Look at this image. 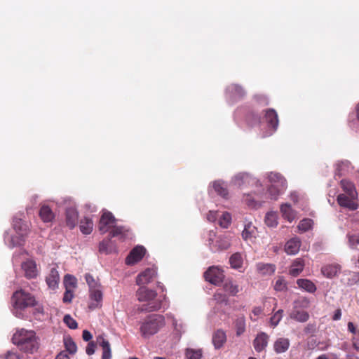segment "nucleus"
<instances>
[{
	"mask_svg": "<svg viewBox=\"0 0 359 359\" xmlns=\"http://www.w3.org/2000/svg\"><path fill=\"white\" fill-rule=\"evenodd\" d=\"M306 333H313L316 331V325L314 324H308L304 329Z\"/></svg>",
	"mask_w": 359,
	"mask_h": 359,
	"instance_id": "nucleus-61",
	"label": "nucleus"
},
{
	"mask_svg": "<svg viewBox=\"0 0 359 359\" xmlns=\"http://www.w3.org/2000/svg\"><path fill=\"white\" fill-rule=\"evenodd\" d=\"M166 318L171 320L172 327L176 332L181 334L185 332L186 325L181 320L176 319L172 313H167Z\"/></svg>",
	"mask_w": 359,
	"mask_h": 359,
	"instance_id": "nucleus-35",
	"label": "nucleus"
},
{
	"mask_svg": "<svg viewBox=\"0 0 359 359\" xmlns=\"http://www.w3.org/2000/svg\"><path fill=\"white\" fill-rule=\"evenodd\" d=\"M243 262V257L238 252L233 254L229 259V263L231 264V266L235 269H239L240 268H241Z\"/></svg>",
	"mask_w": 359,
	"mask_h": 359,
	"instance_id": "nucleus-41",
	"label": "nucleus"
},
{
	"mask_svg": "<svg viewBox=\"0 0 359 359\" xmlns=\"http://www.w3.org/2000/svg\"><path fill=\"white\" fill-rule=\"evenodd\" d=\"M344 275L351 276V278H348V285H352L359 281V273L346 271L344 272Z\"/></svg>",
	"mask_w": 359,
	"mask_h": 359,
	"instance_id": "nucleus-51",
	"label": "nucleus"
},
{
	"mask_svg": "<svg viewBox=\"0 0 359 359\" xmlns=\"http://www.w3.org/2000/svg\"><path fill=\"white\" fill-rule=\"evenodd\" d=\"M348 246L351 249L359 250V235H347Z\"/></svg>",
	"mask_w": 359,
	"mask_h": 359,
	"instance_id": "nucleus-47",
	"label": "nucleus"
},
{
	"mask_svg": "<svg viewBox=\"0 0 359 359\" xmlns=\"http://www.w3.org/2000/svg\"><path fill=\"white\" fill-rule=\"evenodd\" d=\"M214 190L218 195L222 198H227L229 191L227 189L226 183L222 180H215L212 182L209 186V191Z\"/></svg>",
	"mask_w": 359,
	"mask_h": 359,
	"instance_id": "nucleus-23",
	"label": "nucleus"
},
{
	"mask_svg": "<svg viewBox=\"0 0 359 359\" xmlns=\"http://www.w3.org/2000/svg\"><path fill=\"white\" fill-rule=\"evenodd\" d=\"M157 292L154 290L141 286L136 292V297L139 302H145L140 310L145 312L158 311L162 307V301L156 299Z\"/></svg>",
	"mask_w": 359,
	"mask_h": 359,
	"instance_id": "nucleus-4",
	"label": "nucleus"
},
{
	"mask_svg": "<svg viewBox=\"0 0 359 359\" xmlns=\"http://www.w3.org/2000/svg\"><path fill=\"white\" fill-rule=\"evenodd\" d=\"M340 269L339 264H327L322 267L321 272L326 278H332L338 274Z\"/></svg>",
	"mask_w": 359,
	"mask_h": 359,
	"instance_id": "nucleus-30",
	"label": "nucleus"
},
{
	"mask_svg": "<svg viewBox=\"0 0 359 359\" xmlns=\"http://www.w3.org/2000/svg\"><path fill=\"white\" fill-rule=\"evenodd\" d=\"M290 198L294 203H297L299 195L297 192L294 191L290 194Z\"/></svg>",
	"mask_w": 359,
	"mask_h": 359,
	"instance_id": "nucleus-64",
	"label": "nucleus"
},
{
	"mask_svg": "<svg viewBox=\"0 0 359 359\" xmlns=\"http://www.w3.org/2000/svg\"><path fill=\"white\" fill-rule=\"evenodd\" d=\"M265 223L269 227H276L278 224V214L276 212H269L265 216Z\"/></svg>",
	"mask_w": 359,
	"mask_h": 359,
	"instance_id": "nucleus-43",
	"label": "nucleus"
},
{
	"mask_svg": "<svg viewBox=\"0 0 359 359\" xmlns=\"http://www.w3.org/2000/svg\"><path fill=\"white\" fill-rule=\"evenodd\" d=\"M74 297V291L71 289H66V291L64 294L63 302L65 303H69L72 302V298Z\"/></svg>",
	"mask_w": 359,
	"mask_h": 359,
	"instance_id": "nucleus-56",
	"label": "nucleus"
},
{
	"mask_svg": "<svg viewBox=\"0 0 359 359\" xmlns=\"http://www.w3.org/2000/svg\"><path fill=\"white\" fill-rule=\"evenodd\" d=\"M64 343L67 352L71 354H74L76 352L77 346L72 338H65L64 339Z\"/></svg>",
	"mask_w": 359,
	"mask_h": 359,
	"instance_id": "nucleus-49",
	"label": "nucleus"
},
{
	"mask_svg": "<svg viewBox=\"0 0 359 359\" xmlns=\"http://www.w3.org/2000/svg\"><path fill=\"white\" fill-rule=\"evenodd\" d=\"M297 284L299 288L309 293H313L317 290L316 285L309 279H298Z\"/></svg>",
	"mask_w": 359,
	"mask_h": 359,
	"instance_id": "nucleus-33",
	"label": "nucleus"
},
{
	"mask_svg": "<svg viewBox=\"0 0 359 359\" xmlns=\"http://www.w3.org/2000/svg\"><path fill=\"white\" fill-rule=\"evenodd\" d=\"M185 356L187 359H201L202 357V350L187 348Z\"/></svg>",
	"mask_w": 359,
	"mask_h": 359,
	"instance_id": "nucleus-46",
	"label": "nucleus"
},
{
	"mask_svg": "<svg viewBox=\"0 0 359 359\" xmlns=\"http://www.w3.org/2000/svg\"><path fill=\"white\" fill-rule=\"evenodd\" d=\"M290 344L287 338L279 337L273 343V350L278 354L285 353L288 350Z\"/></svg>",
	"mask_w": 359,
	"mask_h": 359,
	"instance_id": "nucleus-27",
	"label": "nucleus"
},
{
	"mask_svg": "<svg viewBox=\"0 0 359 359\" xmlns=\"http://www.w3.org/2000/svg\"><path fill=\"white\" fill-rule=\"evenodd\" d=\"M263 309L260 306H256L254 307L252 310V313L250 315V318L253 320L256 321L258 318V317L262 313Z\"/></svg>",
	"mask_w": 359,
	"mask_h": 359,
	"instance_id": "nucleus-53",
	"label": "nucleus"
},
{
	"mask_svg": "<svg viewBox=\"0 0 359 359\" xmlns=\"http://www.w3.org/2000/svg\"><path fill=\"white\" fill-rule=\"evenodd\" d=\"M286 288V283L283 278L280 277L276 281V283L274 285V289L276 291H283Z\"/></svg>",
	"mask_w": 359,
	"mask_h": 359,
	"instance_id": "nucleus-54",
	"label": "nucleus"
},
{
	"mask_svg": "<svg viewBox=\"0 0 359 359\" xmlns=\"http://www.w3.org/2000/svg\"><path fill=\"white\" fill-rule=\"evenodd\" d=\"M258 272L264 276L272 275L276 271V266L271 264L259 263L257 264Z\"/></svg>",
	"mask_w": 359,
	"mask_h": 359,
	"instance_id": "nucleus-38",
	"label": "nucleus"
},
{
	"mask_svg": "<svg viewBox=\"0 0 359 359\" xmlns=\"http://www.w3.org/2000/svg\"><path fill=\"white\" fill-rule=\"evenodd\" d=\"M301 241L300 240L295 237L289 240L285 246V250L287 255H296L300 248Z\"/></svg>",
	"mask_w": 359,
	"mask_h": 359,
	"instance_id": "nucleus-28",
	"label": "nucleus"
},
{
	"mask_svg": "<svg viewBox=\"0 0 359 359\" xmlns=\"http://www.w3.org/2000/svg\"><path fill=\"white\" fill-rule=\"evenodd\" d=\"M25 255H27V252L23 250H20L13 255V262H18L20 256L24 257Z\"/></svg>",
	"mask_w": 359,
	"mask_h": 359,
	"instance_id": "nucleus-59",
	"label": "nucleus"
},
{
	"mask_svg": "<svg viewBox=\"0 0 359 359\" xmlns=\"http://www.w3.org/2000/svg\"><path fill=\"white\" fill-rule=\"evenodd\" d=\"M55 359H69V357L65 351H62L57 354Z\"/></svg>",
	"mask_w": 359,
	"mask_h": 359,
	"instance_id": "nucleus-62",
	"label": "nucleus"
},
{
	"mask_svg": "<svg viewBox=\"0 0 359 359\" xmlns=\"http://www.w3.org/2000/svg\"><path fill=\"white\" fill-rule=\"evenodd\" d=\"M116 219L111 212L104 211L99 222V231L101 233H105L111 230L116 225Z\"/></svg>",
	"mask_w": 359,
	"mask_h": 359,
	"instance_id": "nucleus-17",
	"label": "nucleus"
},
{
	"mask_svg": "<svg viewBox=\"0 0 359 359\" xmlns=\"http://www.w3.org/2000/svg\"><path fill=\"white\" fill-rule=\"evenodd\" d=\"M13 228L4 233V242L9 248L21 245L29 232V224L20 218L14 217Z\"/></svg>",
	"mask_w": 359,
	"mask_h": 359,
	"instance_id": "nucleus-3",
	"label": "nucleus"
},
{
	"mask_svg": "<svg viewBox=\"0 0 359 359\" xmlns=\"http://www.w3.org/2000/svg\"><path fill=\"white\" fill-rule=\"evenodd\" d=\"M95 344L93 341H90L86 347V352L88 355H90L95 353Z\"/></svg>",
	"mask_w": 359,
	"mask_h": 359,
	"instance_id": "nucleus-58",
	"label": "nucleus"
},
{
	"mask_svg": "<svg viewBox=\"0 0 359 359\" xmlns=\"http://www.w3.org/2000/svg\"><path fill=\"white\" fill-rule=\"evenodd\" d=\"M243 225L244 228L241 233L242 238L246 242H252L256 238L257 227L246 218L243 221Z\"/></svg>",
	"mask_w": 359,
	"mask_h": 359,
	"instance_id": "nucleus-19",
	"label": "nucleus"
},
{
	"mask_svg": "<svg viewBox=\"0 0 359 359\" xmlns=\"http://www.w3.org/2000/svg\"><path fill=\"white\" fill-rule=\"evenodd\" d=\"M351 168V165L349 161H341L336 163V175L339 176L344 175L348 172Z\"/></svg>",
	"mask_w": 359,
	"mask_h": 359,
	"instance_id": "nucleus-40",
	"label": "nucleus"
},
{
	"mask_svg": "<svg viewBox=\"0 0 359 359\" xmlns=\"http://www.w3.org/2000/svg\"><path fill=\"white\" fill-rule=\"evenodd\" d=\"M65 203L70 205L69 207L66 208L65 212V222L67 226L70 229H74L79 220V212L72 201L71 198H65Z\"/></svg>",
	"mask_w": 359,
	"mask_h": 359,
	"instance_id": "nucleus-13",
	"label": "nucleus"
},
{
	"mask_svg": "<svg viewBox=\"0 0 359 359\" xmlns=\"http://www.w3.org/2000/svg\"><path fill=\"white\" fill-rule=\"evenodd\" d=\"M341 186L344 193L337 196L339 205L350 210H356L358 206L357 203L358 193L354 185L348 180H342Z\"/></svg>",
	"mask_w": 359,
	"mask_h": 359,
	"instance_id": "nucleus-5",
	"label": "nucleus"
},
{
	"mask_svg": "<svg viewBox=\"0 0 359 359\" xmlns=\"http://www.w3.org/2000/svg\"><path fill=\"white\" fill-rule=\"evenodd\" d=\"M21 269L27 278H35L39 274V269L36 262L29 258H26L21 263Z\"/></svg>",
	"mask_w": 359,
	"mask_h": 359,
	"instance_id": "nucleus-18",
	"label": "nucleus"
},
{
	"mask_svg": "<svg viewBox=\"0 0 359 359\" xmlns=\"http://www.w3.org/2000/svg\"><path fill=\"white\" fill-rule=\"evenodd\" d=\"M224 290L232 296H235L240 291V287L232 280H228L224 284Z\"/></svg>",
	"mask_w": 359,
	"mask_h": 359,
	"instance_id": "nucleus-42",
	"label": "nucleus"
},
{
	"mask_svg": "<svg viewBox=\"0 0 359 359\" xmlns=\"http://www.w3.org/2000/svg\"><path fill=\"white\" fill-rule=\"evenodd\" d=\"M309 303L306 298L295 300L293 303L292 310L290 313V318L299 323L306 322L309 318V314L301 308L308 307Z\"/></svg>",
	"mask_w": 359,
	"mask_h": 359,
	"instance_id": "nucleus-11",
	"label": "nucleus"
},
{
	"mask_svg": "<svg viewBox=\"0 0 359 359\" xmlns=\"http://www.w3.org/2000/svg\"><path fill=\"white\" fill-rule=\"evenodd\" d=\"M115 246L111 238L104 239L99 244V252L104 254H110L114 252Z\"/></svg>",
	"mask_w": 359,
	"mask_h": 359,
	"instance_id": "nucleus-36",
	"label": "nucleus"
},
{
	"mask_svg": "<svg viewBox=\"0 0 359 359\" xmlns=\"http://www.w3.org/2000/svg\"><path fill=\"white\" fill-rule=\"evenodd\" d=\"M13 342L20 351L29 354L36 353L39 348L38 338L32 330L21 329L16 331L13 336Z\"/></svg>",
	"mask_w": 359,
	"mask_h": 359,
	"instance_id": "nucleus-2",
	"label": "nucleus"
},
{
	"mask_svg": "<svg viewBox=\"0 0 359 359\" xmlns=\"http://www.w3.org/2000/svg\"><path fill=\"white\" fill-rule=\"evenodd\" d=\"M219 212V210H210L206 215L207 220L210 222H215L218 219Z\"/></svg>",
	"mask_w": 359,
	"mask_h": 359,
	"instance_id": "nucleus-55",
	"label": "nucleus"
},
{
	"mask_svg": "<svg viewBox=\"0 0 359 359\" xmlns=\"http://www.w3.org/2000/svg\"><path fill=\"white\" fill-rule=\"evenodd\" d=\"M269 335L264 332H259L253 340V347L256 352L264 351L268 346Z\"/></svg>",
	"mask_w": 359,
	"mask_h": 359,
	"instance_id": "nucleus-22",
	"label": "nucleus"
},
{
	"mask_svg": "<svg viewBox=\"0 0 359 359\" xmlns=\"http://www.w3.org/2000/svg\"><path fill=\"white\" fill-rule=\"evenodd\" d=\"M82 337L84 341H89L93 338V335L89 331L85 330L83 331Z\"/></svg>",
	"mask_w": 359,
	"mask_h": 359,
	"instance_id": "nucleus-60",
	"label": "nucleus"
},
{
	"mask_svg": "<svg viewBox=\"0 0 359 359\" xmlns=\"http://www.w3.org/2000/svg\"><path fill=\"white\" fill-rule=\"evenodd\" d=\"M132 236L133 233L128 228L123 226H118L116 224L110 231L111 237H118L121 239L131 238Z\"/></svg>",
	"mask_w": 359,
	"mask_h": 359,
	"instance_id": "nucleus-25",
	"label": "nucleus"
},
{
	"mask_svg": "<svg viewBox=\"0 0 359 359\" xmlns=\"http://www.w3.org/2000/svg\"><path fill=\"white\" fill-rule=\"evenodd\" d=\"M246 92L238 84H231L226 88V97L230 102H234L245 97Z\"/></svg>",
	"mask_w": 359,
	"mask_h": 359,
	"instance_id": "nucleus-16",
	"label": "nucleus"
},
{
	"mask_svg": "<svg viewBox=\"0 0 359 359\" xmlns=\"http://www.w3.org/2000/svg\"><path fill=\"white\" fill-rule=\"evenodd\" d=\"M165 325V318L161 315L153 314L147 317L140 325V332L143 337L149 338L155 334Z\"/></svg>",
	"mask_w": 359,
	"mask_h": 359,
	"instance_id": "nucleus-8",
	"label": "nucleus"
},
{
	"mask_svg": "<svg viewBox=\"0 0 359 359\" xmlns=\"http://www.w3.org/2000/svg\"><path fill=\"white\" fill-rule=\"evenodd\" d=\"M79 227L83 234H90L93 229V222L90 218L85 217L81 221Z\"/></svg>",
	"mask_w": 359,
	"mask_h": 359,
	"instance_id": "nucleus-39",
	"label": "nucleus"
},
{
	"mask_svg": "<svg viewBox=\"0 0 359 359\" xmlns=\"http://www.w3.org/2000/svg\"><path fill=\"white\" fill-rule=\"evenodd\" d=\"M59 280L60 277L58 271L55 268H52L46 279L48 287L51 289L56 288L57 287Z\"/></svg>",
	"mask_w": 359,
	"mask_h": 359,
	"instance_id": "nucleus-34",
	"label": "nucleus"
},
{
	"mask_svg": "<svg viewBox=\"0 0 359 359\" xmlns=\"http://www.w3.org/2000/svg\"><path fill=\"white\" fill-rule=\"evenodd\" d=\"M212 341L215 349L221 348L226 341V335L224 330H217L212 337Z\"/></svg>",
	"mask_w": 359,
	"mask_h": 359,
	"instance_id": "nucleus-26",
	"label": "nucleus"
},
{
	"mask_svg": "<svg viewBox=\"0 0 359 359\" xmlns=\"http://www.w3.org/2000/svg\"><path fill=\"white\" fill-rule=\"evenodd\" d=\"M156 269L154 267L148 268L140 273L136 278V283L138 285H144L150 283L156 276Z\"/></svg>",
	"mask_w": 359,
	"mask_h": 359,
	"instance_id": "nucleus-21",
	"label": "nucleus"
},
{
	"mask_svg": "<svg viewBox=\"0 0 359 359\" xmlns=\"http://www.w3.org/2000/svg\"><path fill=\"white\" fill-rule=\"evenodd\" d=\"M11 312L17 318L23 319L26 317L25 310L34 307L37 313H42L43 309L38 304L34 296L23 289L13 292L11 298Z\"/></svg>",
	"mask_w": 359,
	"mask_h": 359,
	"instance_id": "nucleus-1",
	"label": "nucleus"
},
{
	"mask_svg": "<svg viewBox=\"0 0 359 359\" xmlns=\"http://www.w3.org/2000/svg\"><path fill=\"white\" fill-rule=\"evenodd\" d=\"M266 178L270 184L267 191L265 192L269 198L277 200L278 196L286 189V180L280 173L268 172L266 174Z\"/></svg>",
	"mask_w": 359,
	"mask_h": 359,
	"instance_id": "nucleus-6",
	"label": "nucleus"
},
{
	"mask_svg": "<svg viewBox=\"0 0 359 359\" xmlns=\"http://www.w3.org/2000/svg\"><path fill=\"white\" fill-rule=\"evenodd\" d=\"M206 245L212 252L228 249L231 245V236L226 234L217 235L213 230L205 235Z\"/></svg>",
	"mask_w": 359,
	"mask_h": 359,
	"instance_id": "nucleus-9",
	"label": "nucleus"
},
{
	"mask_svg": "<svg viewBox=\"0 0 359 359\" xmlns=\"http://www.w3.org/2000/svg\"><path fill=\"white\" fill-rule=\"evenodd\" d=\"M255 189L252 193L245 194L243 198V202L251 208L260 207L265 202V199L269 198L262 185Z\"/></svg>",
	"mask_w": 359,
	"mask_h": 359,
	"instance_id": "nucleus-10",
	"label": "nucleus"
},
{
	"mask_svg": "<svg viewBox=\"0 0 359 359\" xmlns=\"http://www.w3.org/2000/svg\"><path fill=\"white\" fill-rule=\"evenodd\" d=\"M63 321L70 329H76L78 327L76 321L69 314L64 316Z\"/></svg>",
	"mask_w": 359,
	"mask_h": 359,
	"instance_id": "nucleus-52",
	"label": "nucleus"
},
{
	"mask_svg": "<svg viewBox=\"0 0 359 359\" xmlns=\"http://www.w3.org/2000/svg\"><path fill=\"white\" fill-rule=\"evenodd\" d=\"M39 216L43 222H51L55 215L50 208L47 205H43L39 210Z\"/></svg>",
	"mask_w": 359,
	"mask_h": 359,
	"instance_id": "nucleus-32",
	"label": "nucleus"
},
{
	"mask_svg": "<svg viewBox=\"0 0 359 359\" xmlns=\"http://www.w3.org/2000/svg\"><path fill=\"white\" fill-rule=\"evenodd\" d=\"M77 280L76 278L69 274H67L64 278V285L65 289L74 290L76 287Z\"/></svg>",
	"mask_w": 359,
	"mask_h": 359,
	"instance_id": "nucleus-44",
	"label": "nucleus"
},
{
	"mask_svg": "<svg viewBox=\"0 0 359 359\" xmlns=\"http://www.w3.org/2000/svg\"><path fill=\"white\" fill-rule=\"evenodd\" d=\"M263 121L266 123L268 127V131L264 135V137L271 135L278 126L279 121L276 111L273 109L265 110Z\"/></svg>",
	"mask_w": 359,
	"mask_h": 359,
	"instance_id": "nucleus-14",
	"label": "nucleus"
},
{
	"mask_svg": "<svg viewBox=\"0 0 359 359\" xmlns=\"http://www.w3.org/2000/svg\"><path fill=\"white\" fill-rule=\"evenodd\" d=\"M283 316V310L279 309L270 318V324L273 327L277 326Z\"/></svg>",
	"mask_w": 359,
	"mask_h": 359,
	"instance_id": "nucleus-50",
	"label": "nucleus"
},
{
	"mask_svg": "<svg viewBox=\"0 0 359 359\" xmlns=\"http://www.w3.org/2000/svg\"><path fill=\"white\" fill-rule=\"evenodd\" d=\"M280 212L283 217L290 222H292L296 218V212L287 203L281 205Z\"/></svg>",
	"mask_w": 359,
	"mask_h": 359,
	"instance_id": "nucleus-31",
	"label": "nucleus"
},
{
	"mask_svg": "<svg viewBox=\"0 0 359 359\" xmlns=\"http://www.w3.org/2000/svg\"><path fill=\"white\" fill-rule=\"evenodd\" d=\"M204 276L207 281L215 285H218L223 282L225 275L222 269L212 266L205 272Z\"/></svg>",
	"mask_w": 359,
	"mask_h": 359,
	"instance_id": "nucleus-15",
	"label": "nucleus"
},
{
	"mask_svg": "<svg viewBox=\"0 0 359 359\" xmlns=\"http://www.w3.org/2000/svg\"><path fill=\"white\" fill-rule=\"evenodd\" d=\"M232 217L227 211L220 212L218 217V224L223 229H227L231 224Z\"/></svg>",
	"mask_w": 359,
	"mask_h": 359,
	"instance_id": "nucleus-37",
	"label": "nucleus"
},
{
	"mask_svg": "<svg viewBox=\"0 0 359 359\" xmlns=\"http://www.w3.org/2000/svg\"><path fill=\"white\" fill-rule=\"evenodd\" d=\"M305 264L304 259L301 258L295 259L292 263L289 273L292 276L296 277L299 276L303 271Z\"/></svg>",
	"mask_w": 359,
	"mask_h": 359,
	"instance_id": "nucleus-29",
	"label": "nucleus"
},
{
	"mask_svg": "<svg viewBox=\"0 0 359 359\" xmlns=\"http://www.w3.org/2000/svg\"><path fill=\"white\" fill-rule=\"evenodd\" d=\"M313 224V222L312 219H304L299 222L298 229L302 233L306 232L312 228Z\"/></svg>",
	"mask_w": 359,
	"mask_h": 359,
	"instance_id": "nucleus-48",
	"label": "nucleus"
},
{
	"mask_svg": "<svg viewBox=\"0 0 359 359\" xmlns=\"http://www.w3.org/2000/svg\"><path fill=\"white\" fill-rule=\"evenodd\" d=\"M96 342L102 349V359H111V345L107 339L103 335H99L96 338Z\"/></svg>",
	"mask_w": 359,
	"mask_h": 359,
	"instance_id": "nucleus-24",
	"label": "nucleus"
},
{
	"mask_svg": "<svg viewBox=\"0 0 359 359\" xmlns=\"http://www.w3.org/2000/svg\"><path fill=\"white\" fill-rule=\"evenodd\" d=\"M85 280L89 288V308L95 309L100 307L103 297L102 287L100 283L89 273L85 275Z\"/></svg>",
	"mask_w": 359,
	"mask_h": 359,
	"instance_id": "nucleus-7",
	"label": "nucleus"
},
{
	"mask_svg": "<svg viewBox=\"0 0 359 359\" xmlns=\"http://www.w3.org/2000/svg\"><path fill=\"white\" fill-rule=\"evenodd\" d=\"M231 183L239 187L247 185L253 187H262L261 182L248 172L237 173L231 178Z\"/></svg>",
	"mask_w": 359,
	"mask_h": 359,
	"instance_id": "nucleus-12",
	"label": "nucleus"
},
{
	"mask_svg": "<svg viewBox=\"0 0 359 359\" xmlns=\"http://www.w3.org/2000/svg\"><path fill=\"white\" fill-rule=\"evenodd\" d=\"M146 253V249L142 245H137L129 253L126 259L127 265H133L140 262Z\"/></svg>",
	"mask_w": 359,
	"mask_h": 359,
	"instance_id": "nucleus-20",
	"label": "nucleus"
},
{
	"mask_svg": "<svg viewBox=\"0 0 359 359\" xmlns=\"http://www.w3.org/2000/svg\"><path fill=\"white\" fill-rule=\"evenodd\" d=\"M341 317V309H337L334 312L332 319L334 320H340Z\"/></svg>",
	"mask_w": 359,
	"mask_h": 359,
	"instance_id": "nucleus-63",
	"label": "nucleus"
},
{
	"mask_svg": "<svg viewBox=\"0 0 359 359\" xmlns=\"http://www.w3.org/2000/svg\"><path fill=\"white\" fill-rule=\"evenodd\" d=\"M3 358L4 359H20L19 354L13 351H8Z\"/></svg>",
	"mask_w": 359,
	"mask_h": 359,
	"instance_id": "nucleus-57",
	"label": "nucleus"
},
{
	"mask_svg": "<svg viewBox=\"0 0 359 359\" xmlns=\"http://www.w3.org/2000/svg\"><path fill=\"white\" fill-rule=\"evenodd\" d=\"M235 326L236 329V335L240 336L245 330V319L243 316L238 317L236 320Z\"/></svg>",
	"mask_w": 359,
	"mask_h": 359,
	"instance_id": "nucleus-45",
	"label": "nucleus"
}]
</instances>
